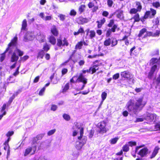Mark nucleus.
Returning a JSON list of instances; mask_svg holds the SVG:
<instances>
[{"label": "nucleus", "instance_id": "f257e3e1", "mask_svg": "<svg viewBox=\"0 0 160 160\" xmlns=\"http://www.w3.org/2000/svg\"><path fill=\"white\" fill-rule=\"evenodd\" d=\"M142 98H140L136 99L135 101L130 100L127 102L126 106L128 111L134 114H137L141 107H143L144 105L142 104Z\"/></svg>", "mask_w": 160, "mask_h": 160}, {"label": "nucleus", "instance_id": "f03ea898", "mask_svg": "<svg viewBox=\"0 0 160 160\" xmlns=\"http://www.w3.org/2000/svg\"><path fill=\"white\" fill-rule=\"evenodd\" d=\"M78 128L80 129V136L78 138V140L76 142V148L78 150H80L86 143L87 138L86 136H83V128H80V127H79Z\"/></svg>", "mask_w": 160, "mask_h": 160}, {"label": "nucleus", "instance_id": "7ed1b4c3", "mask_svg": "<svg viewBox=\"0 0 160 160\" xmlns=\"http://www.w3.org/2000/svg\"><path fill=\"white\" fill-rule=\"evenodd\" d=\"M144 146V145H143L139 146H137L136 148L135 149V153L137 152V154L140 155L142 158L147 157L148 154L150 153L148 149L146 147L140 149L138 152V151L139 148Z\"/></svg>", "mask_w": 160, "mask_h": 160}, {"label": "nucleus", "instance_id": "20e7f679", "mask_svg": "<svg viewBox=\"0 0 160 160\" xmlns=\"http://www.w3.org/2000/svg\"><path fill=\"white\" fill-rule=\"evenodd\" d=\"M82 73L80 74L76 80V82H82L83 84L82 87L78 88V90L79 91L83 90L85 87V84L87 83V79L85 78L83 75V74H85L87 72L86 70H83L82 71Z\"/></svg>", "mask_w": 160, "mask_h": 160}, {"label": "nucleus", "instance_id": "39448f33", "mask_svg": "<svg viewBox=\"0 0 160 160\" xmlns=\"http://www.w3.org/2000/svg\"><path fill=\"white\" fill-rule=\"evenodd\" d=\"M142 116L144 117L145 120L149 122H155L157 116L155 114L147 112L146 113L144 114Z\"/></svg>", "mask_w": 160, "mask_h": 160}, {"label": "nucleus", "instance_id": "423d86ee", "mask_svg": "<svg viewBox=\"0 0 160 160\" xmlns=\"http://www.w3.org/2000/svg\"><path fill=\"white\" fill-rule=\"evenodd\" d=\"M18 38L15 37L11 41V42L8 45V47L7 48L5 53L9 51V53H10L12 51V49L13 47H15L17 44Z\"/></svg>", "mask_w": 160, "mask_h": 160}, {"label": "nucleus", "instance_id": "0eeeda50", "mask_svg": "<svg viewBox=\"0 0 160 160\" xmlns=\"http://www.w3.org/2000/svg\"><path fill=\"white\" fill-rule=\"evenodd\" d=\"M150 11H147L144 16V19H147L148 18H153L154 16L156 14V11L152 9L151 8L150 9Z\"/></svg>", "mask_w": 160, "mask_h": 160}, {"label": "nucleus", "instance_id": "6e6552de", "mask_svg": "<svg viewBox=\"0 0 160 160\" xmlns=\"http://www.w3.org/2000/svg\"><path fill=\"white\" fill-rule=\"evenodd\" d=\"M36 150V147L33 146L31 147H29L27 148L25 152L24 156H26L29 154L32 155L34 154Z\"/></svg>", "mask_w": 160, "mask_h": 160}, {"label": "nucleus", "instance_id": "1a4fd4ad", "mask_svg": "<svg viewBox=\"0 0 160 160\" xmlns=\"http://www.w3.org/2000/svg\"><path fill=\"white\" fill-rule=\"evenodd\" d=\"M106 123L104 121H102L98 123V127L99 129L100 132L104 133L107 131L106 128Z\"/></svg>", "mask_w": 160, "mask_h": 160}, {"label": "nucleus", "instance_id": "9d476101", "mask_svg": "<svg viewBox=\"0 0 160 160\" xmlns=\"http://www.w3.org/2000/svg\"><path fill=\"white\" fill-rule=\"evenodd\" d=\"M35 37L34 33L32 32H28L25 34L24 37V41L25 42L28 40H32Z\"/></svg>", "mask_w": 160, "mask_h": 160}, {"label": "nucleus", "instance_id": "9b49d317", "mask_svg": "<svg viewBox=\"0 0 160 160\" xmlns=\"http://www.w3.org/2000/svg\"><path fill=\"white\" fill-rule=\"evenodd\" d=\"M63 43L61 39H58L57 45L59 47H61L62 46H64L66 45L67 46H68V43L65 38H64V39L63 40Z\"/></svg>", "mask_w": 160, "mask_h": 160}, {"label": "nucleus", "instance_id": "f8f14e48", "mask_svg": "<svg viewBox=\"0 0 160 160\" xmlns=\"http://www.w3.org/2000/svg\"><path fill=\"white\" fill-rule=\"evenodd\" d=\"M117 27L118 25H114L111 29H109L107 31L106 34V37H109L112 32H115Z\"/></svg>", "mask_w": 160, "mask_h": 160}, {"label": "nucleus", "instance_id": "ddd939ff", "mask_svg": "<svg viewBox=\"0 0 160 160\" xmlns=\"http://www.w3.org/2000/svg\"><path fill=\"white\" fill-rule=\"evenodd\" d=\"M121 75L124 78L127 79H129L131 78V75L129 72L128 71H124L121 72Z\"/></svg>", "mask_w": 160, "mask_h": 160}, {"label": "nucleus", "instance_id": "4468645a", "mask_svg": "<svg viewBox=\"0 0 160 160\" xmlns=\"http://www.w3.org/2000/svg\"><path fill=\"white\" fill-rule=\"evenodd\" d=\"M36 38L37 40L41 42H43L44 41L45 36L42 33L40 32L37 34Z\"/></svg>", "mask_w": 160, "mask_h": 160}, {"label": "nucleus", "instance_id": "2eb2a0df", "mask_svg": "<svg viewBox=\"0 0 160 160\" xmlns=\"http://www.w3.org/2000/svg\"><path fill=\"white\" fill-rule=\"evenodd\" d=\"M86 32H87V35L89 33H90L89 35V36L91 39H92L95 36L96 33L94 30L90 31L89 29L88 28L86 30Z\"/></svg>", "mask_w": 160, "mask_h": 160}, {"label": "nucleus", "instance_id": "dca6fc26", "mask_svg": "<svg viewBox=\"0 0 160 160\" xmlns=\"http://www.w3.org/2000/svg\"><path fill=\"white\" fill-rule=\"evenodd\" d=\"M19 58L18 56L16 55V52H14L11 58V62H13L17 61Z\"/></svg>", "mask_w": 160, "mask_h": 160}, {"label": "nucleus", "instance_id": "f3484780", "mask_svg": "<svg viewBox=\"0 0 160 160\" xmlns=\"http://www.w3.org/2000/svg\"><path fill=\"white\" fill-rule=\"evenodd\" d=\"M117 17L119 18L122 19L123 17V12L122 10H118L116 11Z\"/></svg>", "mask_w": 160, "mask_h": 160}, {"label": "nucleus", "instance_id": "a211bd4d", "mask_svg": "<svg viewBox=\"0 0 160 160\" xmlns=\"http://www.w3.org/2000/svg\"><path fill=\"white\" fill-rule=\"evenodd\" d=\"M51 31L52 34L54 36H57L58 35V32L55 26L53 25L52 26L51 29Z\"/></svg>", "mask_w": 160, "mask_h": 160}, {"label": "nucleus", "instance_id": "6ab92c4d", "mask_svg": "<svg viewBox=\"0 0 160 160\" xmlns=\"http://www.w3.org/2000/svg\"><path fill=\"white\" fill-rule=\"evenodd\" d=\"M159 149V148L158 146H157L155 147L154 150L150 157L151 158H152L156 156L157 153H158V151Z\"/></svg>", "mask_w": 160, "mask_h": 160}, {"label": "nucleus", "instance_id": "aec40b11", "mask_svg": "<svg viewBox=\"0 0 160 160\" xmlns=\"http://www.w3.org/2000/svg\"><path fill=\"white\" fill-rule=\"evenodd\" d=\"M79 127H80V128H82V127H81L80 126H79L78 124H77L74 127H73L74 129H76V128L78 129V130H75L73 131L72 134L73 136H75L79 132L78 131V130L80 131V129L78 128Z\"/></svg>", "mask_w": 160, "mask_h": 160}, {"label": "nucleus", "instance_id": "412c9836", "mask_svg": "<svg viewBox=\"0 0 160 160\" xmlns=\"http://www.w3.org/2000/svg\"><path fill=\"white\" fill-rule=\"evenodd\" d=\"M111 38V47H113L116 46L118 44V41L117 40L113 38Z\"/></svg>", "mask_w": 160, "mask_h": 160}, {"label": "nucleus", "instance_id": "4be33fe9", "mask_svg": "<svg viewBox=\"0 0 160 160\" xmlns=\"http://www.w3.org/2000/svg\"><path fill=\"white\" fill-rule=\"evenodd\" d=\"M79 19L80 21L79 23L82 24L87 22L88 21V19L82 17L79 18Z\"/></svg>", "mask_w": 160, "mask_h": 160}, {"label": "nucleus", "instance_id": "5701e85b", "mask_svg": "<svg viewBox=\"0 0 160 160\" xmlns=\"http://www.w3.org/2000/svg\"><path fill=\"white\" fill-rule=\"evenodd\" d=\"M84 31L83 28L82 27H81L78 29L77 32H74L73 33V34L75 36L78 35L80 33H84Z\"/></svg>", "mask_w": 160, "mask_h": 160}, {"label": "nucleus", "instance_id": "b1692460", "mask_svg": "<svg viewBox=\"0 0 160 160\" xmlns=\"http://www.w3.org/2000/svg\"><path fill=\"white\" fill-rule=\"evenodd\" d=\"M29 58V56L28 55H25L22 57H20V59L18 61V62L20 63L21 62H24L27 60Z\"/></svg>", "mask_w": 160, "mask_h": 160}, {"label": "nucleus", "instance_id": "393cba45", "mask_svg": "<svg viewBox=\"0 0 160 160\" xmlns=\"http://www.w3.org/2000/svg\"><path fill=\"white\" fill-rule=\"evenodd\" d=\"M50 42L52 44L54 45L56 43V39L53 36H51L49 39Z\"/></svg>", "mask_w": 160, "mask_h": 160}, {"label": "nucleus", "instance_id": "a878e982", "mask_svg": "<svg viewBox=\"0 0 160 160\" xmlns=\"http://www.w3.org/2000/svg\"><path fill=\"white\" fill-rule=\"evenodd\" d=\"M91 71H92V74L95 72L99 68L98 65H94L92 67H91Z\"/></svg>", "mask_w": 160, "mask_h": 160}, {"label": "nucleus", "instance_id": "bb28decb", "mask_svg": "<svg viewBox=\"0 0 160 160\" xmlns=\"http://www.w3.org/2000/svg\"><path fill=\"white\" fill-rule=\"evenodd\" d=\"M111 43V38H109L105 41L104 42V45L105 46H108L110 45Z\"/></svg>", "mask_w": 160, "mask_h": 160}, {"label": "nucleus", "instance_id": "cd10ccee", "mask_svg": "<svg viewBox=\"0 0 160 160\" xmlns=\"http://www.w3.org/2000/svg\"><path fill=\"white\" fill-rule=\"evenodd\" d=\"M27 26V22L26 19H24L22 22V30H25L26 27Z\"/></svg>", "mask_w": 160, "mask_h": 160}, {"label": "nucleus", "instance_id": "c85d7f7f", "mask_svg": "<svg viewBox=\"0 0 160 160\" xmlns=\"http://www.w3.org/2000/svg\"><path fill=\"white\" fill-rule=\"evenodd\" d=\"M44 54V52L42 50H40L38 52L37 57L38 58H42Z\"/></svg>", "mask_w": 160, "mask_h": 160}, {"label": "nucleus", "instance_id": "c756f323", "mask_svg": "<svg viewBox=\"0 0 160 160\" xmlns=\"http://www.w3.org/2000/svg\"><path fill=\"white\" fill-rule=\"evenodd\" d=\"M118 139V138L116 137L110 140V142L111 144H115L117 142Z\"/></svg>", "mask_w": 160, "mask_h": 160}, {"label": "nucleus", "instance_id": "7c9ffc66", "mask_svg": "<svg viewBox=\"0 0 160 160\" xmlns=\"http://www.w3.org/2000/svg\"><path fill=\"white\" fill-rule=\"evenodd\" d=\"M136 5L137 6V9L138 11H140L142 8V7L139 2H136Z\"/></svg>", "mask_w": 160, "mask_h": 160}, {"label": "nucleus", "instance_id": "2f4dec72", "mask_svg": "<svg viewBox=\"0 0 160 160\" xmlns=\"http://www.w3.org/2000/svg\"><path fill=\"white\" fill-rule=\"evenodd\" d=\"M122 149L123 151L124 152H127L128 151L129 149V145L127 144H126L123 147Z\"/></svg>", "mask_w": 160, "mask_h": 160}, {"label": "nucleus", "instance_id": "473e14b6", "mask_svg": "<svg viewBox=\"0 0 160 160\" xmlns=\"http://www.w3.org/2000/svg\"><path fill=\"white\" fill-rule=\"evenodd\" d=\"M15 52H17L18 53V55L20 57H21L24 54V53L23 51H21L18 48H16L15 51Z\"/></svg>", "mask_w": 160, "mask_h": 160}, {"label": "nucleus", "instance_id": "72a5a7b5", "mask_svg": "<svg viewBox=\"0 0 160 160\" xmlns=\"http://www.w3.org/2000/svg\"><path fill=\"white\" fill-rule=\"evenodd\" d=\"M83 45V42L81 41L78 42L75 48H78L80 49Z\"/></svg>", "mask_w": 160, "mask_h": 160}, {"label": "nucleus", "instance_id": "f704fd0d", "mask_svg": "<svg viewBox=\"0 0 160 160\" xmlns=\"http://www.w3.org/2000/svg\"><path fill=\"white\" fill-rule=\"evenodd\" d=\"M85 7V6L84 5H82L79 7V10L80 13L84 11Z\"/></svg>", "mask_w": 160, "mask_h": 160}, {"label": "nucleus", "instance_id": "c9c22d12", "mask_svg": "<svg viewBox=\"0 0 160 160\" xmlns=\"http://www.w3.org/2000/svg\"><path fill=\"white\" fill-rule=\"evenodd\" d=\"M58 16L60 20L62 21H64L66 18V16L62 14H59Z\"/></svg>", "mask_w": 160, "mask_h": 160}, {"label": "nucleus", "instance_id": "e433bc0d", "mask_svg": "<svg viewBox=\"0 0 160 160\" xmlns=\"http://www.w3.org/2000/svg\"><path fill=\"white\" fill-rule=\"evenodd\" d=\"M146 31V29L143 28L140 31L138 35L139 37H141L142 35Z\"/></svg>", "mask_w": 160, "mask_h": 160}, {"label": "nucleus", "instance_id": "4c0bfd02", "mask_svg": "<svg viewBox=\"0 0 160 160\" xmlns=\"http://www.w3.org/2000/svg\"><path fill=\"white\" fill-rule=\"evenodd\" d=\"M133 18L135 22H138L140 20L139 15L138 14H136L133 17Z\"/></svg>", "mask_w": 160, "mask_h": 160}, {"label": "nucleus", "instance_id": "58836bf2", "mask_svg": "<svg viewBox=\"0 0 160 160\" xmlns=\"http://www.w3.org/2000/svg\"><path fill=\"white\" fill-rule=\"evenodd\" d=\"M153 6L158 8L160 7V4L159 2H153L152 3Z\"/></svg>", "mask_w": 160, "mask_h": 160}, {"label": "nucleus", "instance_id": "ea45409f", "mask_svg": "<svg viewBox=\"0 0 160 160\" xmlns=\"http://www.w3.org/2000/svg\"><path fill=\"white\" fill-rule=\"evenodd\" d=\"M107 96V93L105 92H102L101 94V97L102 100L103 101H104L106 98Z\"/></svg>", "mask_w": 160, "mask_h": 160}, {"label": "nucleus", "instance_id": "a19ab883", "mask_svg": "<svg viewBox=\"0 0 160 160\" xmlns=\"http://www.w3.org/2000/svg\"><path fill=\"white\" fill-rule=\"evenodd\" d=\"M63 118L67 121H68L70 119V116L67 114H64L63 115Z\"/></svg>", "mask_w": 160, "mask_h": 160}, {"label": "nucleus", "instance_id": "79ce46f5", "mask_svg": "<svg viewBox=\"0 0 160 160\" xmlns=\"http://www.w3.org/2000/svg\"><path fill=\"white\" fill-rule=\"evenodd\" d=\"M58 108L57 105L54 104H52L51 106V110L53 111H55Z\"/></svg>", "mask_w": 160, "mask_h": 160}, {"label": "nucleus", "instance_id": "37998d69", "mask_svg": "<svg viewBox=\"0 0 160 160\" xmlns=\"http://www.w3.org/2000/svg\"><path fill=\"white\" fill-rule=\"evenodd\" d=\"M159 61V60L157 58H152L151 60V62L152 63V64L158 63V62Z\"/></svg>", "mask_w": 160, "mask_h": 160}, {"label": "nucleus", "instance_id": "c03bdc74", "mask_svg": "<svg viewBox=\"0 0 160 160\" xmlns=\"http://www.w3.org/2000/svg\"><path fill=\"white\" fill-rule=\"evenodd\" d=\"M114 20H111L110 21L109 24H108V26L109 27H112V26L114 25Z\"/></svg>", "mask_w": 160, "mask_h": 160}, {"label": "nucleus", "instance_id": "a18cd8bd", "mask_svg": "<svg viewBox=\"0 0 160 160\" xmlns=\"http://www.w3.org/2000/svg\"><path fill=\"white\" fill-rule=\"evenodd\" d=\"M69 84L68 83H67L65 86V87L63 89V92H66L67 90H68V89H69Z\"/></svg>", "mask_w": 160, "mask_h": 160}, {"label": "nucleus", "instance_id": "49530a36", "mask_svg": "<svg viewBox=\"0 0 160 160\" xmlns=\"http://www.w3.org/2000/svg\"><path fill=\"white\" fill-rule=\"evenodd\" d=\"M138 11L135 8H133L131 9L130 11V14L136 13Z\"/></svg>", "mask_w": 160, "mask_h": 160}, {"label": "nucleus", "instance_id": "de8ad7c7", "mask_svg": "<svg viewBox=\"0 0 160 160\" xmlns=\"http://www.w3.org/2000/svg\"><path fill=\"white\" fill-rule=\"evenodd\" d=\"M55 131L56 129H55L51 130L48 132V136H51L54 134Z\"/></svg>", "mask_w": 160, "mask_h": 160}, {"label": "nucleus", "instance_id": "09e8293b", "mask_svg": "<svg viewBox=\"0 0 160 160\" xmlns=\"http://www.w3.org/2000/svg\"><path fill=\"white\" fill-rule=\"evenodd\" d=\"M129 146L132 147L133 146H135L136 145V143L135 142L130 141L127 143Z\"/></svg>", "mask_w": 160, "mask_h": 160}, {"label": "nucleus", "instance_id": "8fccbe9b", "mask_svg": "<svg viewBox=\"0 0 160 160\" xmlns=\"http://www.w3.org/2000/svg\"><path fill=\"white\" fill-rule=\"evenodd\" d=\"M45 89L46 88L45 87H44L42 88L39 91V95L40 96L42 95L45 91Z\"/></svg>", "mask_w": 160, "mask_h": 160}, {"label": "nucleus", "instance_id": "3c124183", "mask_svg": "<svg viewBox=\"0 0 160 160\" xmlns=\"http://www.w3.org/2000/svg\"><path fill=\"white\" fill-rule=\"evenodd\" d=\"M143 118H137L136 120V121H135V122H142L144 121V120H145L144 118V117H143Z\"/></svg>", "mask_w": 160, "mask_h": 160}, {"label": "nucleus", "instance_id": "603ef678", "mask_svg": "<svg viewBox=\"0 0 160 160\" xmlns=\"http://www.w3.org/2000/svg\"><path fill=\"white\" fill-rule=\"evenodd\" d=\"M43 49L44 51L47 52L49 49V47L48 45L46 44L44 46Z\"/></svg>", "mask_w": 160, "mask_h": 160}, {"label": "nucleus", "instance_id": "864d4df0", "mask_svg": "<svg viewBox=\"0 0 160 160\" xmlns=\"http://www.w3.org/2000/svg\"><path fill=\"white\" fill-rule=\"evenodd\" d=\"M44 134L42 133L39 134L37 136V138H38V140H41L44 137Z\"/></svg>", "mask_w": 160, "mask_h": 160}, {"label": "nucleus", "instance_id": "5fc2aeb1", "mask_svg": "<svg viewBox=\"0 0 160 160\" xmlns=\"http://www.w3.org/2000/svg\"><path fill=\"white\" fill-rule=\"evenodd\" d=\"M14 134L13 131H9L6 134V136L8 138L12 136Z\"/></svg>", "mask_w": 160, "mask_h": 160}, {"label": "nucleus", "instance_id": "6e6d98bb", "mask_svg": "<svg viewBox=\"0 0 160 160\" xmlns=\"http://www.w3.org/2000/svg\"><path fill=\"white\" fill-rule=\"evenodd\" d=\"M76 13V12L74 10L72 9L71 11L69 14L71 16H75Z\"/></svg>", "mask_w": 160, "mask_h": 160}, {"label": "nucleus", "instance_id": "4d7b16f0", "mask_svg": "<svg viewBox=\"0 0 160 160\" xmlns=\"http://www.w3.org/2000/svg\"><path fill=\"white\" fill-rule=\"evenodd\" d=\"M157 66L156 65H154L151 68L150 71L154 73L155 70L157 68Z\"/></svg>", "mask_w": 160, "mask_h": 160}, {"label": "nucleus", "instance_id": "13d9d810", "mask_svg": "<svg viewBox=\"0 0 160 160\" xmlns=\"http://www.w3.org/2000/svg\"><path fill=\"white\" fill-rule=\"evenodd\" d=\"M119 77V74L118 73H116L113 76V78L114 79L116 80L118 79Z\"/></svg>", "mask_w": 160, "mask_h": 160}, {"label": "nucleus", "instance_id": "bf43d9fd", "mask_svg": "<svg viewBox=\"0 0 160 160\" xmlns=\"http://www.w3.org/2000/svg\"><path fill=\"white\" fill-rule=\"evenodd\" d=\"M6 104H4L2 107L1 108V111L3 113L4 111H5V109L6 108Z\"/></svg>", "mask_w": 160, "mask_h": 160}, {"label": "nucleus", "instance_id": "052dcab7", "mask_svg": "<svg viewBox=\"0 0 160 160\" xmlns=\"http://www.w3.org/2000/svg\"><path fill=\"white\" fill-rule=\"evenodd\" d=\"M68 72V69L66 68H64L62 70V75L66 74Z\"/></svg>", "mask_w": 160, "mask_h": 160}, {"label": "nucleus", "instance_id": "680f3d73", "mask_svg": "<svg viewBox=\"0 0 160 160\" xmlns=\"http://www.w3.org/2000/svg\"><path fill=\"white\" fill-rule=\"evenodd\" d=\"M107 2L109 7H112L113 3V2L112 0H108Z\"/></svg>", "mask_w": 160, "mask_h": 160}, {"label": "nucleus", "instance_id": "e2e57ef3", "mask_svg": "<svg viewBox=\"0 0 160 160\" xmlns=\"http://www.w3.org/2000/svg\"><path fill=\"white\" fill-rule=\"evenodd\" d=\"M5 57V53H3L1 55L0 57V61L1 62H2L4 60Z\"/></svg>", "mask_w": 160, "mask_h": 160}, {"label": "nucleus", "instance_id": "0e129e2a", "mask_svg": "<svg viewBox=\"0 0 160 160\" xmlns=\"http://www.w3.org/2000/svg\"><path fill=\"white\" fill-rule=\"evenodd\" d=\"M10 139H11V138L10 137L8 138V139L6 141H5V142L4 143V145H9L8 142H9V141H10Z\"/></svg>", "mask_w": 160, "mask_h": 160}, {"label": "nucleus", "instance_id": "69168bd1", "mask_svg": "<svg viewBox=\"0 0 160 160\" xmlns=\"http://www.w3.org/2000/svg\"><path fill=\"white\" fill-rule=\"evenodd\" d=\"M34 160H47L44 157H40L38 159H35Z\"/></svg>", "mask_w": 160, "mask_h": 160}, {"label": "nucleus", "instance_id": "338daca9", "mask_svg": "<svg viewBox=\"0 0 160 160\" xmlns=\"http://www.w3.org/2000/svg\"><path fill=\"white\" fill-rule=\"evenodd\" d=\"M160 32V30H157L156 32L154 33V36H159Z\"/></svg>", "mask_w": 160, "mask_h": 160}, {"label": "nucleus", "instance_id": "774afa93", "mask_svg": "<svg viewBox=\"0 0 160 160\" xmlns=\"http://www.w3.org/2000/svg\"><path fill=\"white\" fill-rule=\"evenodd\" d=\"M155 128L156 129V130H158V129H160V123H158L155 126Z\"/></svg>", "mask_w": 160, "mask_h": 160}]
</instances>
